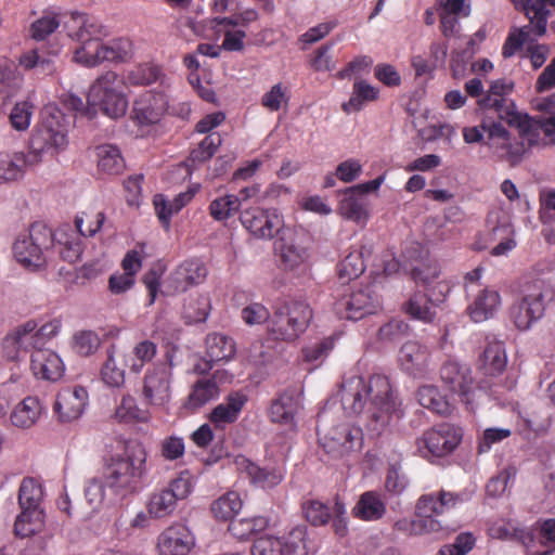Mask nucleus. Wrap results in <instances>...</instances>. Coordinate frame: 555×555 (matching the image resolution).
Returning a JSON list of instances; mask_svg holds the SVG:
<instances>
[{
    "label": "nucleus",
    "mask_w": 555,
    "mask_h": 555,
    "mask_svg": "<svg viewBox=\"0 0 555 555\" xmlns=\"http://www.w3.org/2000/svg\"><path fill=\"white\" fill-rule=\"evenodd\" d=\"M340 401L347 414L364 413L365 427L372 436H380L393 418L400 417L390 383L382 375L367 382L361 376L349 377L343 383Z\"/></svg>",
    "instance_id": "nucleus-1"
},
{
    "label": "nucleus",
    "mask_w": 555,
    "mask_h": 555,
    "mask_svg": "<svg viewBox=\"0 0 555 555\" xmlns=\"http://www.w3.org/2000/svg\"><path fill=\"white\" fill-rule=\"evenodd\" d=\"M512 89V82L495 80L491 83L487 95L479 100V104L493 111L500 120L518 128L520 137L527 140L529 145L538 141L540 132L546 137L555 135V114L529 117L518 113L514 102L506 96Z\"/></svg>",
    "instance_id": "nucleus-2"
},
{
    "label": "nucleus",
    "mask_w": 555,
    "mask_h": 555,
    "mask_svg": "<svg viewBox=\"0 0 555 555\" xmlns=\"http://www.w3.org/2000/svg\"><path fill=\"white\" fill-rule=\"evenodd\" d=\"M147 453L140 443L127 447L124 455L112 457L106 468L107 487L119 495H127L138 490L145 474Z\"/></svg>",
    "instance_id": "nucleus-3"
},
{
    "label": "nucleus",
    "mask_w": 555,
    "mask_h": 555,
    "mask_svg": "<svg viewBox=\"0 0 555 555\" xmlns=\"http://www.w3.org/2000/svg\"><path fill=\"white\" fill-rule=\"evenodd\" d=\"M66 133L63 113L55 107L46 108L29 140L30 165H38L44 157H53L63 151L68 143Z\"/></svg>",
    "instance_id": "nucleus-4"
},
{
    "label": "nucleus",
    "mask_w": 555,
    "mask_h": 555,
    "mask_svg": "<svg viewBox=\"0 0 555 555\" xmlns=\"http://www.w3.org/2000/svg\"><path fill=\"white\" fill-rule=\"evenodd\" d=\"M313 313L305 301H283L276 305L269 324V333L285 341L296 340L308 327Z\"/></svg>",
    "instance_id": "nucleus-5"
},
{
    "label": "nucleus",
    "mask_w": 555,
    "mask_h": 555,
    "mask_svg": "<svg viewBox=\"0 0 555 555\" xmlns=\"http://www.w3.org/2000/svg\"><path fill=\"white\" fill-rule=\"evenodd\" d=\"M88 102L111 118L124 116L128 107L124 78L114 72L101 75L90 88Z\"/></svg>",
    "instance_id": "nucleus-6"
},
{
    "label": "nucleus",
    "mask_w": 555,
    "mask_h": 555,
    "mask_svg": "<svg viewBox=\"0 0 555 555\" xmlns=\"http://www.w3.org/2000/svg\"><path fill=\"white\" fill-rule=\"evenodd\" d=\"M53 245L52 230L42 222L30 225L13 244L15 259L25 268L37 271L47 263L46 250Z\"/></svg>",
    "instance_id": "nucleus-7"
},
{
    "label": "nucleus",
    "mask_w": 555,
    "mask_h": 555,
    "mask_svg": "<svg viewBox=\"0 0 555 555\" xmlns=\"http://www.w3.org/2000/svg\"><path fill=\"white\" fill-rule=\"evenodd\" d=\"M554 299V288L543 281L533 283L511 308V319L521 331L528 330L544 315L546 305Z\"/></svg>",
    "instance_id": "nucleus-8"
},
{
    "label": "nucleus",
    "mask_w": 555,
    "mask_h": 555,
    "mask_svg": "<svg viewBox=\"0 0 555 555\" xmlns=\"http://www.w3.org/2000/svg\"><path fill=\"white\" fill-rule=\"evenodd\" d=\"M192 491V483L188 474L182 473L170 480L167 486L151 493L146 508L149 515L156 519L171 516L179 501L186 499Z\"/></svg>",
    "instance_id": "nucleus-9"
},
{
    "label": "nucleus",
    "mask_w": 555,
    "mask_h": 555,
    "mask_svg": "<svg viewBox=\"0 0 555 555\" xmlns=\"http://www.w3.org/2000/svg\"><path fill=\"white\" fill-rule=\"evenodd\" d=\"M324 416H320L317 429L319 441L328 454L338 457L361 448L362 430L360 428L350 427L348 424L328 427Z\"/></svg>",
    "instance_id": "nucleus-10"
},
{
    "label": "nucleus",
    "mask_w": 555,
    "mask_h": 555,
    "mask_svg": "<svg viewBox=\"0 0 555 555\" xmlns=\"http://www.w3.org/2000/svg\"><path fill=\"white\" fill-rule=\"evenodd\" d=\"M307 527L297 526L282 537L262 535L251 546V555H308Z\"/></svg>",
    "instance_id": "nucleus-11"
},
{
    "label": "nucleus",
    "mask_w": 555,
    "mask_h": 555,
    "mask_svg": "<svg viewBox=\"0 0 555 555\" xmlns=\"http://www.w3.org/2000/svg\"><path fill=\"white\" fill-rule=\"evenodd\" d=\"M440 378L453 393L460 397L467 409L474 410L475 400L480 391L476 390L468 366L449 359L440 369Z\"/></svg>",
    "instance_id": "nucleus-12"
},
{
    "label": "nucleus",
    "mask_w": 555,
    "mask_h": 555,
    "mask_svg": "<svg viewBox=\"0 0 555 555\" xmlns=\"http://www.w3.org/2000/svg\"><path fill=\"white\" fill-rule=\"evenodd\" d=\"M172 363L158 362L149 367L143 377L142 396L154 406H164L170 400Z\"/></svg>",
    "instance_id": "nucleus-13"
},
{
    "label": "nucleus",
    "mask_w": 555,
    "mask_h": 555,
    "mask_svg": "<svg viewBox=\"0 0 555 555\" xmlns=\"http://www.w3.org/2000/svg\"><path fill=\"white\" fill-rule=\"evenodd\" d=\"M243 227L256 238L271 240L279 234L284 225L283 217L276 209L253 207L245 209L240 216Z\"/></svg>",
    "instance_id": "nucleus-14"
},
{
    "label": "nucleus",
    "mask_w": 555,
    "mask_h": 555,
    "mask_svg": "<svg viewBox=\"0 0 555 555\" xmlns=\"http://www.w3.org/2000/svg\"><path fill=\"white\" fill-rule=\"evenodd\" d=\"M460 441L461 435L457 429L449 424H442L425 431L417 444L424 456L431 454L441 457L451 453Z\"/></svg>",
    "instance_id": "nucleus-15"
},
{
    "label": "nucleus",
    "mask_w": 555,
    "mask_h": 555,
    "mask_svg": "<svg viewBox=\"0 0 555 555\" xmlns=\"http://www.w3.org/2000/svg\"><path fill=\"white\" fill-rule=\"evenodd\" d=\"M377 308V300L372 296L370 288L347 293L336 300L334 309L340 319L360 320L372 314Z\"/></svg>",
    "instance_id": "nucleus-16"
},
{
    "label": "nucleus",
    "mask_w": 555,
    "mask_h": 555,
    "mask_svg": "<svg viewBox=\"0 0 555 555\" xmlns=\"http://www.w3.org/2000/svg\"><path fill=\"white\" fill-rule=\"evenodd\" d=\"M167 107L168 99L165 93L145 91L135 98L131 117L140 125H153L160 120Z\"/></svg>",
    "instance_id": "nucleus-17"
},
{
    "label": "nucleus",
    "mask_w": 555,
    "mask_h": 555,
    "mask_svg": "<svg viewBox=\"0 0 555 555\" xmlns=\"http://www.w3.org/2000/svg\"><path fill=\"white\" fill-rule=\"evenodd\" d=\"M88 402V392L81 386L62 389L54 403V412L61 423H70L78 420Z\"/></svg>",
    "instance_id": "nucleus-18"
},
{
    "label": "nucleus",
    "mask_w": 555,
    "mask_h": 555,
    "mask_svg": "<svg viewBox=\"0 0 555 555\" xmlns=\"http://www.w3.org/2000/svg\"><path fill=\"white\" fill-rule=\"evenodd\" d=\"M194 544L195 540L189 528L175 524L159 534L157 547L159 555H188Z\"/></svg>",
    "instance_id": "nucleus-19"
},
{
    "label": "nucleus",
    "mask_w": 555,
    "mask_h": 555,
    "mask_svg": "<svg viewBox=\"0 0 555 555\" xmlns=\"http://www.w3.org/2000/svg\"><path fill=\"white\" fill-rule=\"evenodd\" d=\"M398 362L403 371L412 375H421L429 366V349L416 340L404 343L398 353Z\"/></svg>",
    "instance_id": "nucleus-20"
},
{
    "label": "nucleus",
    "mask_w": 555,
    "mask_h": 555,
    "mask_svg": "<svg viewBox=\"0 0 555 555\" xmlns=\"http://www.w3.org/2000/svg\"><path fill=\"white\" fill-rule=\"evenodd\" d=\"M30 369L37 378L55 382L64 373V364L57 353L51 349H34L30 356Z\"/></svg>",
    "instance_id": "nucleus-21"
},
{
    "label": "nucleus",
    "mask_w": 555,
    "mask_h": 555,
    "mask_svg": "<svg viewBox=\"0 0 555 555\" xmlns=\"http://www.w3.org/2000/svg\"><path fill=\"white\" fill-rule=\"evenodd\" d=\"M36 327V322L29 320L23 325L10 332L2 341L3 356L10 361H17L33 349L30 332Z\"/></svg>",
    "instance_id": "nucleus-22"
},
{
    "label": "nucleus",
    "mask_w": 555,
    "mask_h": 555,
    "mask_svg": "<svg viewBox=\"0 0 555 555\" xmlns=\"http://www.w3.org/2000/svg\"><path fill=\"white\" fill-rule=\"evenodd\" d=\"M234 465L241 474H245L250 479L251 483L262 489L276 487L284 477L281 469L259 467L244 455L236 456Z\"/></svg>",
    "instance_id": "nucleus-23"
},
{
    "label": "nucleus",
    "mask_w": 555,
    "mask_h": 555,
    "mask_svg": "<svg viewBox=\"0 0 555 555\" xmlns=\"http://www.w3.org/2000/svg\"><path fill=\"white\" fill-rule=\"evenodd\" d=\"M246 402V395L238 391L232 392L211 410L208 418L215 428L224 429L228 425L236 422Z\"/></svg>",
    "instance_id": "nucleus-24"
},
{
    "label": "nucleus",
    "mask_w": 555,
    "mask_h": 555,
    "mask_svg": "<svg viewBox=\"0 0 555 555\" xmlns=\"http://www.w3.org/2000/svg\"><path fill=\"white\" fill-rule=\"evenodd\" d=\"M206 275L207 269L201 261H184L170 274L168 285L172 292H184L190 286L202 283Z\"/></svg>",
    "instance_id": "nucleus-25"
},
{
    "label": "nucleus",
    "mask_w": 555,
    "mask_h": 555,
    "mask_svg": "<svg viewBox=\"0 0 555 555\" xmlns=\"http://www.w3.org/2000/svg\"><path fill=\"white\" fill-rule=\"evenodd\" d=\"M64 26L68 36L78 42L101 39L103 35L102 25L96 18L79 12H72Z\"/></svg>",
    "instance_id": "nucleus-26"
},
{
    "label": "nucleus",
    "mask_w": 555,
    "mask_h": 555,
    "mask_svg": "<svg viewBox=\"0 0 555 555\" xmlns=\"http://www.w3.org/2000/svg\"><path fill=\"white\" fill-rule=\"evenodd\" d=\"M275 249L284 270H297L309 259L307 247L294 237L281 236L275 243Z\"/></svg>",
    "instance_id": "nucleus-27"
},
{
    "label": "nucleus",
    "mask_w": 555,
    "mask_h": 555,
    "mask_svg": "<svg viewBox=\"0 0 555 555\" xmlns=\"http://www.w3.org/2000/svg\"><path fill=\"white\" fill-rule=\"evenodd\" d=\"M241 21H245L240 17H215L208 20L207 23L210 29L215 30L217 35L223 34L224 40L221 46L227 51H242L244 49V38L246 34L241 29H233L235 26L241 25Z\"/></svg>",
    "instance_id": "nucleus-28"
},
{
    "label": "nucleus",
    "mask_w": 555,
    "mask_h": 555,
    "mask_svg": "<svg viewBox=\"0 0 555 555\" xmlns=\"http://www.w3.org/2000/svg\"><path fill=\"white\" fill-rule=\"evenodd\" d=\"M225 376V373L216 372L211 378H199L192 387L188 396L185 406L196 410L206 403L217 399L220 393L218 383Z\"/></svg>",
    "instance_id": "nucleus-29"
},
{
    "label": "nucleus",
    "mask_w": 555,
    "mask_h": 555,
    "mask_svg": "<svg viewBox=\"0 0 555 555\" xmlns=\"http://www.w3.org/2000/svg\"><path fill=\"white\" fill-rule=\"evenodd\" d=\"M301 406L300 395L295 390H286L271 403L269 415L273 423L292 425Z\"/></svg>",
    "instance_id": "nucleus-30"
},
{
    "label": "nucleus",
    "mask_w": 555,
    "mask_h": 555,
    "mask_svg": "<svg viewBox=\"0 0 555 555\" xmlns=\"http://www.w3.org/2000/svg\"><path fill=\"white\" fill-rule=\"evenodd\" d=\"M369 203L365 196L356 193L351 188L345 190L337 212L345 219L365 223L369 219Z\"/></svg>",
    "instance_id": "nucleus-31"
},
{
    "label": "nucleus",
    "mask_w": 555,
    "mask_h": 555,
    "mask_svg": "<svg viewBox=\"0 0 555 555\" xmlns=\"http://www.w3.org/2000/svg\"><path fill=\"white\" fill-rule=\"evenodd\" d=\"M79 235L68 224L60 227L55 232L52 231L53 244L56 243L60 246L59 253L67 262L74 263L81 256L82 246Z\"/></svg>",
    "instance_id": "nucleus-32"
},
{
    "label": "nucleus",
    "mask_w": 555,
    "mask_h": 555,
    "mask_svg": "<svg viewBox=\"0 0 555 555\" xmlns=\"http://www.w3.org/2000/svg\"><path fill=\"white\" fill-rule=\"evenodd\" d=\"M372 254L371 246L353 248L339 263L338 275L343 283L360 276L365 270V258Z\"/></svg>",
    "instance_id": "nucleus-33"
},
{
    "label": "nucleus",
    "mask_w": 555,
    "mask_h": 555,
    "mask_svg": "<svg viewBox=\"0 0 555 555\" xmlns=\"http://www.w3.org/2000/svg\"><path fill=\"white\" fill-rule=\"evenodd\" d=\"M501 306V296L494 289H483L468 307L474 322H483L492 318Z\"/></svg>",
    "instance_id": "nucleus-34"
},
{
    "label": "nucleus",
    "mask_w": 555,
    "mask_h": 555,
    "mask_svg": "<svg viewBox=\"0 0 555 555\" xmlns=\"http://www.w3.org/2000/svg\"><path fill=\"white\" fill-rule=\"evenodd\" d=\"M41 404L36 397H26L10 414L13 426L22 429L34 426L41 415Z\"/></svg>",
    "instance_id": "nucleus-35"
},
{
    "label": "nucleus",
    "mask_w": 555,
    "mask_h": 555,
    "mask_svg": "<svg viewBox=\"0 0 555 555\" xmlns=\"http://www.w3.org/2000/svg\"><path fill=\"white\" fill-rule=\"evenodd\" d=\"M385 513L386 504L382 500L380 494L375 491H366L361 494L352 509L354 517L367 521L378 520Z\"/></svg>",
    "instance_id": "nucleus-36"
},
{
    "label": "nucleus",
    "mask_w": 555,
    "mask_h": 555,
    "mask_svg": "<svg viewBox=\"0 0 555 555\" xmlns=\"http://www.w3.org/2000/svg\"><path fill=\"white\" fill-rule=\"evenodd\" d=\"M43 508H21L14 522V533L20 538H28L41 531L44 526Z\"/></svg>",
    "instance_id": "nucleus-37"
},
{
    "label": "nucleus",
    "mask_w": 555,
    "mask_h": 555,
    "mask_svg": "<svg viewBox=\"0 0 555 555\" xmlns=\"http://www.w3.org/2000/svg\"><path fill=\"white\" fill-rule=\"evenodd\" d=\"M517 10L526 12L532 21H535L540 34H545L547 18L555 0H511Z\"/></svg>",
    "instance_id": "nucleus-38"
},
{
    "label": "nucleus",
    "mask_w": 555,
    "mask_h": 555,
    "mask_svg": "<svg viewBox=\"0 0 555 555\" xmlns=\"http://www.w3.org/2000/svg\"><path fill=\"white\" fill-rule=\"evenodd\" d=\"M29 156L24 153H0V184L16 181L31 167Z\"/></svg>",
    "instance_id": "nucleus-39"
},
{
    "label": "nucleus",
    "mask_w": 555,
    "mask_h": 555,
    "mask_svg": "<svg viewBox=\"0 0 555 555\" xmlns=\"http://www.w3.org/2000/svg\"><path fill=\"white\" fill-rule=\"evenodd\" d=\"M243 501L236 491H228L210 505L214 517L219 521L232 520L242 509Z\"/></svg>",
    "instance_id": "nucleus-40"
},
{
    "label": "nucleus",
    "mask_w": 555,
    "mask_h": 555,
    "mask_svg": "<svg viewBox=\"0 0 555 555\" xmlns=\"http://www.w3.org/2000/svg\"><path fill=\"white\" fill-rule=\"evenodd\" d=\"M235 353V345L232 338L214 333L206 338V356L208 362L228 361Z\"/></svg>",
    "instance_id": "nucleus-41"
},
{
    "label": "nucleus",
    "mask_w": 555,
    "mask_h": 555,
    "mask_svg": "<svg viewBox=\"0 0 555 555\" xmlns=\"http://www.w3.org/2000/svg\"><path fill=\"white\" fill-rule=\"evenodd\" d=\"M194 196V192L189 190L178 194L172 202H167L162 194L154 196V207L157 217L165 225L169 224L170 217L179 212Z\"/></svg>",
    "instance_id": "nucleus-42"
},
{
    "label": "nucleus",
    "mask_w": 555,
    "mask_h": 555,
    "mask_svg": "<svg viewBox=\"0 0 555 555\" xmlns=\"http://www.w3.org/2000/svg\"><path fill=\"white\" fill-rule=\"evenodd\" d=\"M98 167L102 172L119 175L125 168V160L117 146L102 144L96 147Z\"/></svg>",
    "instance_id": "nucleus-43"
},
{
    "label": "nucleus",
    "mask_w": 555,
    "mask_h": 555,
    "mask_svg": "<svg viewBox=\"0 0 555 555\" xmlns=\"http://www.w3.org/2000/svg\"><path fill=\"white\" fill-rule=\"evenodd\" d=\"M480 361L486 374L496 375L502 373L507 362L503 344L501 341L488 344Z\"/></svg>",
    "instance_id": "nucleus-44"
},
{
    "label": "nucleus",
    "mask_w": 555,
    "mask_h": 555,
    "mask_svg": "<svg viewBox=\"0 0 555 555\" xmlns=\"http://www.w3.org/2000/svg\"><path fill=\"white\" fill-rule=\"evenodd\" d=\"M210 308V299L207 295L190 296L183 305L182 317L189 324L201 323L208 318Z\"/></svg>",
    "instance_id": "nucleus-45"
},
{
    "label": "nucleus",
    "mask_w": 555,
    "mask_h": 555,
    "mask_svg": "<svg viewBox=\"0 0 555 555\" xmlns=\"http://www.w3.org/2000/svg\"><path fill=\"white\" fill-rule=\"evenodd\" d=\"M378 89L364 80H357L353 85L352 94L348 102L343 104V111L347 114L362 109L367 101H374L378 96Z\"/></svg>",
    "instance_id": "nucleus-46"
},
{
    "label": "nucleus",
    "mask_w": 555,
    "mask_h": 555,
    "mask_svg": "<svg viewBox=\"0 0 555 555\" xmlns=\"http://www.w3.org/2000/svg\"><path fill=\"white\" fill-rule=\"evenodd\" d=\"M437 305L426 294L415 293L405 305V311L413 319L431 322L436 315Z\"/></svg>",
    "instance_id": "nucleus-47"
},
{
    "label": "nucleus",
    "mask_w": 555,
    "mask_h": 555,
    "mask_svg": "<svg viewBox=\"0 0 555 555\" xmlns=\"http://www.w3.org/2000/svg\"><path fill=\"white\" fill-rule=\"evenodd\" d=\"M417 400L420 404L440 415L449 414L451 405L436 386L426 385L418 389Z\"/></svg>",
    "instance_id": "nucleus-48"
},
{
    "label": "nucleus",
    "mask_w": 555,
    "mask_h": 555,
    "mask_svg": "<svg viewBox=\"0 0 555 555\" xmlns=\"http://www.w3.org/2000/svg\"><path fill=\"white\" fill-rule=\"evenodd\" d=\"M395 528L411 535H423L439 532L443 529L440 520H425L424 517L416 513L414 519H400L396 521Z\"/></svg>",
    "instance_id": "nucleus-49"
},
{
    "label": "nucleus",
    "mask_w": 555,
    "mask_h": 555,
    "mask_svg": "<svg viewBox=\"0 0 555 555\" xmlns=\"http://www.w3.org/2000/svg\"><path fill=\"white\" fill-rule=\"evenodd\" d=\"M42 487L33 478H24L18 490V505L21 508H42Z\"/></svg>",
    "instance_id": "nucleus-50"
},
{
    "label": "nucleus",
    "mask_w": 555,
    "mask_h": 555,
    "mask_svg": "<svg viewBox=\"0 0 555 555\" xmlns=\"http://www.w3.org/2000/svg\"><path fill=\"white\" fill-rule=\"evenodd\" d=\"M107 358L101 369L102 380L111 387H121L125 384V370L118 366L115 354L116 347L112 345L107 351Z\"/></svg>",
    "instance_id": "nucleus-51"
},
{
    "label": "nucleus",
    "mask_w": 555,
    "mask_h": 555,
    "mask_svg": "<svg viewBox=\"0 0 555 555\" xmlns=\"http://www.w3.org/2000/svg\"><path fill=\"white\" fill-rule=\"evenodd\" d=\"M157 353L155 343L144 339L134 345L132 349V358L129 360V370L131 373L139 374L144 365L150 363Z\"/></svg>",
    "instance_id": "nucleus-52"
},
{
    "label": "nucleus",
    "mask_w": 555,
    "mask_h": 555,
    "mask_svg": "<svg viewBox=\"0 0 555 555\" xmlns=\"http://www.w3.org/2000/svg\"><path fill=\"white\" fill-rule=\"evenodd\" d=\"M230 533L241 540L249 538L254 532L262 531L268 526V519L261 516L230 520Z\"/></svg>",
    "instance_id": "nucleus-53"
},
{
    "label": "nucleus",
    "mask_w": 555,
    "mask_h": 555,
    "mask_svg": "<svg viewBox=\"0 0 555 555\" xmlns=\"http://www.w3.org/2000/svg\"><path fill=\"white\" fill-rule=\"evenodd\" d=\"M525 14L529 18V25L524 26L517 33H513L508 36L506 42L503 46L502 54L504 57H511L520 47L529 42L532 31H534L537 36L543 35L539 33L535 21H532L526 12Z\"/></svg>",
    "instance_id": "nucleus-54"
},
{
    "label": "nucleus",
    "mask_w": 555,
    "mask_h": 555,
    "mask_svg": "<svg viewBox=\"0 0 555 555\" xmlns=\"http://www.w3.org/2000/svg\"><path fill=\"white\" fill-rule=\"evenodd\" d=\"M81 46L75 50L74 60L88 67L102 63L103 43L100 39L80 42Z\"/></svg>",
    "instance_id": "nucleus-55"
},
{
    "label": "nucleus",
    "mask_w": 555,
    "mask_h": 555,
    "mask_svg": "<svg viewBox=\"0 0 555 555\" xmlns=\"http://www.w3.org/2000/svg\"><path fill=\"white\" fill-rule=\"evenodd\" d=\"M221 137L218 133H211L201 141L198 146L190 153L189 162L196 167L209 160L218 147L221 145Z\"/></svg>",
    "instance_id": "nucleus-56"
},
{
    "label": "nucleus",
    "mask_w": 555,
    "mask_h": 555,
    "mask_svg": "<svg viewBox=\"0 0 555 555\" xmlns=\"http://www.w3.org/2000/svg\"><path fill=\"white\" fill-rule=\"evenodd\" d=\"M241 199L235 195H225L214 199L209 211L215 220L222 221L233 216L240 208Z\"/></svg>",
    "instance_id": "nucleus-57"
},
{
    "label": "nucleus",
    "mask_w": 555,
    "mask_h": 555,
    "mask_svg": "<svg viewBox=\"0 0 555 555\" xmlns=\"http://www.w3.org/2000/svg\"><path fill=\"white\" fill-rule=\"evenodd\" d=\"M20 64L25 69H34L37 75H50L55 70L54 61L51 57L43 56L37 50L23 54Z\"/></svg>",
    "instance_id": "nucleus-58"
},
{
    "label": "nucleus",
    "mask_w": 555,
    "mask_h": 555,
    "mask_svg": "<svg viewBox=\"0 0 555 555\" xmlns=\"http://www.w3.org/2000/svg\"><path fill=\"white\" fill-rule=\"evenodd\" d=\"M114 417L118 422L129 423L145 421L146 413L137 405L135 399L132 396L125 395L115 410Z\"/></svg>",
    "instance_id": "nucleus-59"
},
{
    "label": "nucleus",
    "mask_w": 555,
    "mask_h": 555,
    "mask_svg": "<svg viewBox=\"0 0 555 555\" xmlns=\"http://www.w3.org/2000/svg\"><path fill=\"white\" fill-rule=\"evenodd\" d=\"M162 77V69L155 64H142L129 72L127 79L130 85H151Z\"/></svg>",
    "instance_id": "nucleus-60"
},
{
    "label": "nucleus",
    "mask_w": 555,
    "mask_h": 555,
    "mask_svg": "<svg viewBox=\"0 0 555 555\" xmlns=\"http://www.w3.org/2000/svg\"><path fill=\"white\" fill-rule=\"evenodd\" d=\"M102 62H122L132 53V43L128 39H117L103 43Z\"/></svg>",
    "instance_id": "nucleus-61"
},
{
    "label": "nucleus",
    "mask_w": 555,
    "mask_h": 555,
    "mask_svg": "<svg viewBox=\"0 0 555 555\" xmlns=\"http://www.w3.org/2000/svg\"><path fill=\"white\" fill-rule=\"evenodd\" d=\"M100 344V337L93 331H80L73 336V349L82 357L94 353Z\"/></svg>",
    "instance_id": "nucleus-62"
},
{
    "label": "nucleus",
    "mask_w": 555,
    "mask_h": 555,
    "mask_svg": "<svg viewBox=\"0 0 555 555\" xmlns=\"http://www.w3.org/2000/svg\"><path fill=\"white\" fill-rule=\"evenodd\" d=\"M416 514L425 520H438L437 517L444 514L440 506L439 493L422 495L416 503Z\"/></svg>",
    "instance_id": "nucleus-63"
},
{
    "label": "nucleus",
    "mask_w": 555,
    "mask_h": 555,
    "mask_svg": "<svg viewBox=\"0 0 555 555\" xmlns=\"http://www.w3.org/2000/svg\"><path fill=\"white\" fill-rule=\"evenodd\" d=\"M302 512L306 519L313 526L325 525L332 515L330 508L317 500H308L302 503Z\"/></svg>",
    "instance_id": "nucleus-64"
}]
</instances>
